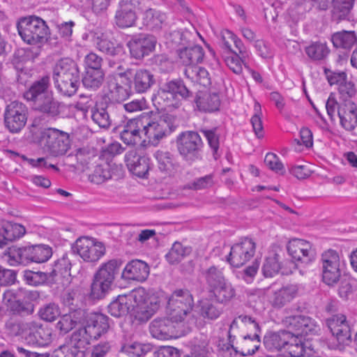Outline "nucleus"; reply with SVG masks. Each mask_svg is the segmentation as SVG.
<instances>
[{"label": "nucleus", "instance_id": "f257e3e1", "mask_svg": "<svg viewBox=\"0 0 357 357\" xmlns=\"http://www.w3.org/2000/svg\"><path fill=\"white\" fill-rule=\"evenodd\" d=\"M160 305L159 296L144 288H137L128 295H120L108 305L109 313L122 317L128 313L141 323L146 322L157 312Z\"/></svg>", "mask_w": 357, "mask_h": 357}, {"label": "nucleus", "instance_id": "f03ea898", "mask_svg": "<svg viewBox=\"0 0 357 357\" xmlns=\"http://www.w3.org/2000/svg\"><path fill=\"white\" fill-rule=\"evenodd\" d=\"M55 87L63 96H72L79 86L80 75L77 63L69 58L61 59L53 68Z\"/></svg>", "mask_w": 357, "mask_h": 357}, {"label": "nucleus", "instance_id": "7ed1b4c3", "mask_svg": "<svg viewBox=\"0 0 357 357\" xmlns=\"http://www.w3.org/2000/svg\"><path fill=\"white\" fill-rule=\"evenodd\" d=\"M52 248L43 244L17 248H9L4 253L7 261L10 265L28 264L29 262L43 263L52 256Z\"/></svg>", "mask_w": 357, "mask_h": 357}, {"label": "nucleus", "instance_id": "20e7f679", "mask_svg": "<svg viewBox=\"0 0 357 357\" xmlns=\"http://www.w3.org/2000/svg\"><path fill=\"white\" fill-rule=\"evenodd\" d=\"M120 266L121 262L116 259L109 260L101 265L94 274L91 284L89 297L91 299L99 300L105 297L111 289Z\"/></svg>", "mask_w": 357, "mask_h": 357}, {"label": "nucleus", "instance_id": "39448f33", "mask_svg": "<svg viewBox=\"0 0 357 357\" xmlns=\"http://www.w3.org/2000/svg\"><path fill=\"white\" fill-rule=\"evenodd\" d=\"M194 304L193 296L188 289H176L167 298V314L175 323L181 322L192 312Z\"/></svg>", "mask_w": 357, "mask_h": 357}, {"label": "nucleus", "instance_id": "423d86ee", "mask_svg": "<svg viewBox=\"0 0 357 357\" xmlns=\"http://www.w3.org/2000/svg\"><path fill=\"white\" fill-rule=\"evenodd\" d=\"M18 33L28 44L42 43L47 40L49 29L40 17L30 16L22 19L17 24Z\"/></svg>", "mask_w": 357, "mask_h": 357}, {"label": "nucleus", "instance_id": "0eeeda50", "mask_svg": "<svg viewBox=\"0 0 357 357\" xmlns=\"http://www.w3.org/2000/svg\"><path fill=\"white\" fill-rule=\"evenodd\" d=\"M41 141L44 150L54 157L65 155L70 147L68 133L56 128H49L43 130Z\"/></svg>", "mask_w": 357, "mask_h": 357}, {"label": "nucleus", "instance_id": "6e6552de", "mask_svg": "<svg viewBox=\"0 0 357 357\" xmlns=\"http://www.w3.org/2000/svg\"><path fill=\"white\" fill-rule=\"evenodd\" d=\"M174 117L171 115H164L156 121L149 120L144 121L142 132L145 138L143 142H147L153 146H157L159 142L174 130Z\"/></svg>", "mask_w": 357, "mask_h": 357}, {"label": "nucleus", "instance_id": "1a4fd4ad", "mask_svg": "<svg viewBox=\"0 0 357 357\" xmlns=\"http://www.w3.org/2000/svg\"><path fill=\"white\" fill-rule=\"evenodd\" d=\"M189 33L175 31L172 33L174 40L176 43L182 46L178 50L179 58L182 63L186 66H197L202 61L204 58V50L199 45L186 47L189 44Z\"/></svg>", "mask_w": 357, "mask_h": 357}, {"label": "nucleus", "instance_id": "9d476101", "mask_svg": "<svg viewBox=\"0 0 357 357\" xmlns=\"http://www.w3.org/2000/svg\"><path fill=\"white\" fill-rule=\"evenodd\" d=\"M202 145L199 135L193 131L183 132L177 139L179 153L183 159L189 162H193L199 158Z\"/></svg>", "mask_w": 357, "mask_h": 357}, {"label": "nucleus", "instance_id": "9b49d317", "mask_svg": "<svg viewBox=\"0 0 357 357\" xmlns=\"http://www.w3.org/2000/svg\"><path fill=\"white\" fill-rule=\"evenodd\" d=\"M28 117V108L22 102H11L4 112V124L13 133L20 132L26 125Z\"/></svg>", "mask_w": 357, "mask_h": 357}, {"label": "nucleus", "instance_id": "f8f14e48", "mask_svg": "<svg viewBox=\"0 0 357 357\" xmlns=\"http://www.w3.org/2000/svg\"><path fill=\"white\" fill-rule=\"evenodd\" d=\"M322 280L328 286L336 284L341 277L340 256L337 251L328 249L321 256Z\"/></svg>", "mask_w": 357, "mask_h": 357}, {"label": "nucleus", "instance_id": "ddd939ff", "mask_svg": "<svg viewBox=\"0 0 357 357\" xmlns=\"http://www.w3.org/2000/svg\"><path fill=\"white\" fill-rule=\"evenodd\" d=\"M255 250V243L251 238H245L231 248L227 260L232 266L240 267L250 260Z\"/></svg>", "mask_w": 357, "mask_h": 357}, {"label": "nucleus", "instance_id": "4468645a", "mask_svg": "<svg viewBox=\"0 0 357 357\" xmlns=\"http://www.w3.org/2000/svg\"><path fill=\"white\" fill-rule=\"evenodd\" d=\"M72 249L84 261L90 262L98 261L105 253V248L102 243H95L88 238H78Z\"/></svg>", "mask_w": 357, "mask_h": 357}, {"label": "nucleus", "instance_id": "2eb2a0df", "mask_svg": "<svg viewBox=\"0 0 357 357\" xmlns=\"http://www.w3.org/2000/svg\"><path fill=\"white\" fill-rule=\"evenodd\" d=\"M284 324L291 335L303 337L308 334H314L319 329L316 321L310 317L293 315L283 320Z\"/></svg>", "mask_w": 357, "mask_h": 357}, {"label": "nucleus", "instance_id": "dca6fc26", "mask_svg": "<svg viewBox=\"0 0 357 357\" xmlns=\"http://www.w3.org/2000/svg\"><path fill=\"white\" fill-rule=\"evenodd\" d=\"M156 43L155 37L152 35L139 34L128 41V47L133 58L141 59L155 50Z\"/></svg>", "mask_w": 357, "mask_h": 357}, {"label": "nucleus", "instance_id": "f3484780", "mask_svg": "<svg viewBox=\"0 0 357 357\" xmlns=\"http://www.w3.org/2000/svg\"><path fill=\"white\" fill-rule=\"evenodd\" d=\"M326 324L340 346L347 345L351 342L350 328L344 315H333L326 319Z\"/></svg>", "mask_w": 357, "mask_h": 357}, {"label": "nucleus", "instance_id": "a211bd4d", "mask_svg": "<svg viewBox=\"0 0 357 357\" xmlns=\"http://www.w3.org/2000/svg\"><path fill=\"white\" fill-rule=\"evenodd\" d=\"M130 74L129 82L135 93H146L155 84V76L149 70L139 68L130 72Z\"/></svg>", "mask_w": 357, "mask_h": 357}, {"label": "nucleus", "instance_id": "6ab92c4d", "mask_svg": "<svg viewBox=\"0 0 357 357\" xmlns=\"http://www.w3.org/2000/svg\"><path fill=\"white\" fill-rule=\"evenodd\" d=\"M274 286L275 284H271L265 291L268 295L271 293L269 302L275 308L282 307L297 295L298 287L295 284H288L279 289H274Z\"/></svg>", "mask_w": 357, "mask_h": 357}, {"label": "nucleus", "instance_id": "aec40b11", "mask_svg": "<svg viewBox=\"0 0 357 357\" xmlns=\"http://www.w3.org/2000/svg\"><path fill=\"white\" fill-rule=\"evenodd\" d=\"M125 161L130 172L139 178H146L150 169V159L131 150L125 155Z\"/></svg>", "mask_w": 357, "mask_h": 357}, {"label": "nucleus", "instance_id": "412c9836", "mask_svg": "<svg viewBox=\"0 0 357 357\" xmlns=\"http://www.w3.org/2000/svg\"><path fill=\"white\" fill-rule=\"evenodd\" d=\"M85 320V327L90 335L93 337V340L100 338L109 328V319L102 313L91 312L88 315L86 314Z\"/></svg>", "mask_w": 357, "mask_h": 357}, {"label": "nucleus", "instance_id": "4be33fe9", "mask_svg": "<svg viewBox=\"0 0 357 357\" xmlns=\"http://www.w3.org/2000/svg\"><path fill=\"white\" fill-rule=\"evenodd\" d=\"M287 251L294 259L304 264L311 262L315 256L310 244L301 239L290 241L287 245Z\"/></svg>", "mask_w": 357, "mask_h": 357}, {"label": "nucleus", "instance_id": "5701e85b", "mask_svg": "<svg viewBox=\"0 0 357 357\" xmlns=\"http://www.w3.org/2000/svg\"><path fill=\"white\" fill-rule=\"evenodd\" d=\"M144 126L143 119H129L120 131L121 139L127 145H134L142 139V132Z\"/></svg>", "mask_w": 357, "mask_h": 357}, {"label": "nucleus", "instance_id": "b1692460", "mask_svg": "<svg viewBox=\"0 0 357 357\" xmlns=\"http://www.w3.org/2000/svg\"><path fill=\"white\" fill-rule=\"evenodd\" d=\"M150 273L148 264L139 259H133L129 261L122 272V278L127 280L138 282L145 281Z\"/></svg>", "mask_w": 357, "mask_h": 357}, {"label": "nucleus", "instance_id": "393cba45", "mask_svg": "<svg viewBox=\"0 0 357 357\" xmlns=\"http://www.w3.org/2000/svg\"><path fill=\"white\" fill-rule=\"evenodd\" d=\"M197 109L202 112H213L219 110L220 99L218 93L207 91H199L195 98L192 99Z\"/></svg>", "mask_w": 357, "mask_h": 357}, {"label": "nucleus", "instance_id": "a878e982", "mask_svg": "<svg viewBox=\"0 0 357 357\" xmlns=\"http://www.w3.org/2000/svg\"><path fill=\"white\" fill-rule=\"evenodd\" d=\"M86 312L78 307L70 310L67 314L61 317L56 324V328L63 334H66L73 329L78 324H82L85 321Z\"/></svg>", "mask_w": 357, "mask_h": 357}, {"label": "nucleus", "instance_id": "bb28decb", "mask_svg": "<svg viewBox=\"0 0 357 357\" xmlns=\"http://www.w3.org/2000/svg\"><path fill=\"white\" fill-rule=\"evenodd\" d=\"M32 107L51 118H55L61 113L60 102L54 98L53 93L32 102Z\"/></svg>", "mask_w": 357, "mask_h": 357}, {"label": "nucleus", "instance_id": "cd10ccee", "mask_svg": "<svg viewBox=\"0 0 357 357\" xmlns=\"http://www.w3.org/2000/svg\"><path fill=\"white\" fill-rule=\"evenodd\" d=\"M32 107L51 118H55L61 113L60 102L54 98L53 93L32 102Z\"/></svg>", "mask_w": 357, "mask_h": 357}, {"label": "nucleus", "instance_id": "c85d7f7f", "mask_svg": "<svg viewBox=\"0 0 357 357\" xmlns=\"http://www.w3.org/2000/svg\"><path fill=\"white\" fill-rule=\"evenodd\" d=\"M167 15L155 8H148L142 13L143 25L152 31H159L167 26Z\"/></svg>", "mask_w": 357, "mask_h": 357}, {"label": "nucleus", "instance_id": "c756f323", "mask_svg": "<svg viewBox=\"0 0 357 357\" xmlns=\"http://www.w3.org/2000/svg\"><path fill=\"white\" fill-rule=\"evenodd\" d=\"M170 317L155 319L150 324V333L151 335L159 340H168L174 335V326Z\"/></svg>", "mask_w": 357, "mask_h": 357}, {"label": "nucleus", "instance_id": "7c9ffc66", "mask_svg": "<svg viewBox=\"0 0 357 357\" xmlns=\"http://www.w3.org/2000/svg\"><path fill=\"white\" fill-rule=\"evenodd\" d=\"M50 86V77L44 75L34 81L29 89L24 92V98L31 103L46 95L52 93L49 91Z\"/></svg>", "mask_w": 357, "mask_h": 357}, {"label": "nucleus", "instance_id": "2f4dec72", "mask_svg": "<svg viewBox=\"0 0 357 357\" xmlns=\"http://www.w3.org/2000/svg\"><path fill=\"white\" fill-rule=\"evenodd\" d=\"M26 229L24 227L20 224L4 222L0 226V248L7 244L8 241H13L21 238L24 235Z\"/></svg>", "mask_w": 357, "mask_h": 357}, {"label": "nucleus", "instance_id": "473e14b6", "mask_svg": "<svg viewBox=\"0 0 357 357\" xmlns=\"http://www.w3.org/2000/svg\"><path fill=\"white\" fill-rule=\"evenodd\" d=\"M215 301L220 304H227L236 296V290L227 280L208 291Z\"/></svg>", "mask_w": 357, "mask_h": 357}, {"label": "nucleus", "instance_id": "72a5a7b5", "mask_svg": "<svg viewBox=\"0 0 357 357\" xmlns=\"http://www.w3.org/2000/svg\"><path fill=\"white\" fill-rule=\"evenodd\" d=\"M201 275L207 285L208 291L227 280L223 270L214 265L202 269Z\"/></svg>", "mask_w": 357, "mask_h": 357}, {"label": "nucleus", "instance_id": "f704fd0d", "mask_svg": "<svg viewBox=\"0 0 357 357\" xmlns=\"http://www.w3.org/2000/svg\"><path fill=\"white\" fill-rule=\"evenodd\" d=\"M342 126L349 131H354L357 125V106L354 102L349 100L345 103V110L342 114L337 112Z\"/></svg>", "mask_w": 357, "mask_h": 357}, {"label": "nucleus", "instance_id": "c9c22d12", "mask_svg": "<svg viewBox=\"0 0 357 357\" xmlns=\"http://www.w3.org/2000/svg\"><path fill=\"white\" fill-rule=\"evenodd\" d=\"M220 303L211 299H203L199 302V315L204 319L215 320L222 313L223 309Z\"/></svg>", "mask_w": 357, "mask_h": 357}, {"label": "nucleus", "instance_id": "e433bc0d", "mask_svg": "<svg viewBox=\"0 0 357 357\" xmlns=\"http://www.w3.org/2000/svg\"><path fill=\"white\" fill-rule=\"evenodd\" d=\"M290 333L282 331L278 333H268L264 337L265 347L270 351H279L284 348Z\"/></svg>", "mask_w": 357, "mask_h": 357}, {"label": "nucleus", "instance_id": "4c0bfd02", "mask_svg": "<svg viewBox=\"0 0 357 357\" xmlns=\"http://www.w3.org/2000/svg\"><path fill=\"white\" fill-rule=\"evenodd\" d=\"M184 75L193 82H196L205 87L211 84L209 73L204 68L197 66L185 67Z\"/></svg>", "mask_w": 357, "mask_h": 357}, {"label": "nucleus", "instance_id": "58836bf2", "mask_svg": "<svg viewBox=\"0 0 357 357\" xmlns=\"http://www.w3.org/2000/svg\"><path fill=\"white\" fill-rule=\"evenodd\" d=\"M137 20L136 11L121 8L118 6L114 16L116 25L121 29H126L135 25Z\"/></svg>", "mask_w": 357, "mask_h": 357}, {"label": "nucleus", "instance_id": "ea45409f", "mask_svg": "<svg viewBox=\"0 0 357 357\" xmlns=\"http://www.w3.org/2000/svg\"><path fill=\"white\" fill-rule=\"evenodd\" d=\"M154 157L157 160L158 169L162 173L170 174L178 167L173 155L169 152L158 151Z\"/></svg>", "mask_w": 357, "mask_h": 357}, {"label": "nucleus", "instance_id": "a19ab883", "mask_svg": "<svg viewBox=\"0 0 357 357\" xmlns=\"http://www.w3.org/2000/svg\"><path fill=\"white\" fill-rule=\"evenodd\" d=\"M50 340V333L42 327L30 332L25 337V341L28 344L38 347L45 346L49 344Z\"/></svg>", "mask_w": 357, "mask_h": 357}, {"label": "nucleus", "instance_id": "79ce46f5", "mask_svg": "<svg viewBox=\"0 0 357 357\" xmlns=\"http://www.w3.org/2000/svg\"><path fill=\"white\" fill-rule=\"evenodd\" d=\"M92 340H93V337L90 335L87 328L84 326L75 331L72 333L70 339V346L75 350L85 349L91 344Z\"/></svg>", "mask_w": 357, "mask_h": 357}, {"label": "nucleus", "instance_id": "37998d69", "mask_svg": "<svg viewBox=\"0 0 357 357\" xmlns=\"http://www.w3.org/2000/svg\"><path fill=\"white\" fill-rule=\"evenodd\" d=\"M132 93L134 92L130 87V82L124 85L117 82L109 84V96L113 101L122 102L129 98Z\"/></svg>", "mask_w": 357, "mask_h": 357}, {"label": "nucleus", "instance_id": "c03bdc74", "mask_svg": "<svg viewBox=\"0 0 357 357\" xmlns=\"http://www.w3.org/2000/svg\"><path fill=\"white\" fill-rule=\"evenodd\" d=\"M284 348L291 357H303V353L306 351L303 337L291 335V333Z\"/></svg>", "mask_w": 357, "mask_h": 357}, {"label": "nucleus", "instance_id": "a18cd8bd", "mask_svg": "<svg viewBox=\"0 0 357 357\" xmlns=\"http://www.w3.org/2000/svg\"><path fill=\"white\" fill-rule=\"evenodd\" d=\"M176 97L168 90V86L165 83H163L159 88L158 93L153 97L154 104L158 105L161 109H165L167 107L174 105V101Z\"/></svg>", "mask_w": 357, "mask_h": 357}, {"label": "nucleus", "instance_id": "49530a36", "mask_svg": "<svg viewBox=\"0 0 357 357\" xmlns=\"http://www.w3.org/2000/svg\"><path fill=\"white\" fill-rule=\"evenodd\" d=\"M165 83L167 85L168 90H170L176 98L180 96L185 100H191L192 99V91L185 85L182 79H175L167 81Z\"/></svg>", "mask_w": 357, "mask_h": 357}, {"label": "nucleus", "instance_id": "de8ad7c7", "mask_svg": "<svg viewBox=\"0 0 357 357\" xmlns=\"http://www.w3.org/2000/svg\"><path fill=\"white\" fill-rule=\"evenodd\" d=\"M105 79V73L103 70H86L82 78V84L84 87L96 90L102 84Z\"/></svg>", "mask_w": 357, "mask_h": 357}, {"label": "nucleus", "instance_id": "09e8293b", "mask_svg": "<svg viewBox=\"0 0 357 357\" xmlns=\"http://www.w3.org/2000/svg\"><path fill=\"white\" fill-rule=\"evenodd\" d=\"M8 302L9 303V309L14 314L26 316L31 314L33 312V304L24 298H10Z\"/></svg>", "mask_w": 357, "mask_h": 357}, {"label": "nucleus", "instance_id": "8fccbe9b", "mask_svg": "<svg viewBox=\"0 0 357 357\" xmlns=\"http://www.w3.org/2000/svg\"><path fill=\"white\" fill-rule=\"evenodd\" d=\"M332 43L335 47L350 49L356 40L355 31H343L335 33L331 38Z\"/></svg>", "mask_w": 357, "mask_h": 357}, {"label": "nucleus", "instance_id": "3c124183", "mask_svg": "<svg viewBox=\"0 0 357 357\" xmlns=\"http://www.w3.org/2000/svg\"><path fill=\"white\" fill-rule=\"evenodd\" d=\"M305 52L309 58L314 61L324 60L330 53L326 43L315 42L306 47Z\"/></svg>", "mask_w": 357, "mask_h": 357}, {"label": "nucleus", "instance_id": "603ef678", "mask_svg": "<svg viewBox=\"0 0 357 357\" xmlns=\"http://www.w3.org/2000/svg\"><path fill=\"white\" fill-rule=\"evenodd\" d=\"M354 0H333V19L340 21L344 19L353 7Z\"/></svg>", "mask_w": 357, "mask_h": 357}, {"label": "nucleus", "instance_id": "864d4df0", "mask_svg": "<svg viewBox=\"0 0 357 357\" xmlns=\"http://www.w3.org/2000/svg\"><path fill=\"white\" fill-rule=\"evenodd\" d=\"M280 257L278 254H273L266 258L262 266V273L266 278H271L282 268Z\"/></svg>", "mask_w": 357, "mask_h": 357}, {"label": "nucleus", "instance_id": "5fc2aeb1", "mask_svg": "<svg viewBox=\"0 0 357 357\" xmlns=\"http://www.w3.org/2000/svg\"><path fill=\"white\" fill-rule=\"evenodd\" d=\"M91 118L93 122L100 128H107L112 123L108 108L96 105L91 109Z\"/></svg>", "mask_w": 357, "mask_h": 357}, {"label": "nucleus", "instance_id": "6e6d98bb", "mask_svg": "<svg viewBox=\"0 0 357 357\" xmlns=\"http://www.w3.org/2000/svg\"><path fill=\"white\" fill-rule=\"evenodd\" d=\"M153 346L151 344L133 342L122 347V351L132 357H142L152 351Z\"/></svg>", "mask_w": 357, "mask_h": 357}, {"label": "nucleus", "instance_id": "4d7b16f0", "mask_svg": "<svg viewBox=\"0 0 357 357\" xmlns=\"http://www.w3.org/2000/svg\"><path fill=\"white\" fill-rule=\"evenodd\" d=\"M190 248L184 247L181 243L175 242L166 255V258L170 264H175L180 261L184 257L190 255Z\"/></svg>", "mask_w": 357, "mask_h": 357}, {"label": "nucleus", "instance_id": "13d9d810", "mask_svg": "<svg viewBox=\"0 0 357 357\" xmlns=\"http://www.w3.org/2000/svg\"><path fill=\"white\" fill-rule=\"evenodd\" d=\"M49 276V273L35 272L29 270L25 271L24 273V278L26 283L33 286H38L45 283L54 284Z\"/></svg>", "mask_w": 357, "mask_h": 357}, {"label": "nucleus", "instance_id": "bf43d9fd", "mask_svg": "<svg viewBox=\"0 0 357 357\" xmlns=\"http://www.w3.org/2000/svg\"><path fill=\"white\" fill-rule=\"evenodd\" d=\"M112 176L109 165H97L93 172L89 175V178L91 183L101 184L112 178Z\"/></svg>", "mask_w": 357, "mask_h": 357}, {"label": "nucleus", "instance_id": "052dcab7", "mask_svg": "<svg viewBox=\"0 0 357 357\" xmlns=\"http://www.w3.org/2000/svg\"><path fill=\"white\" fill-rule=\"evenodd\" d=\"M70 266V262L67 258L62 257L58 259L55 262L52 271L49 273L51 281L55 283L59 276H65L69 273Z\"/></svg>", "mask_w": 357, "mask_h": 357}, {"label": "nucleus", "instance_id": "680f3d73", "mask_svg": "<svg viewBox=\"0 0 357 357\" xmlns=\"http://www.w3.org/2000/svg\"><path fill=\"white\" fill-rule=\"evenodd\" d=\"M243 350L242 351V354L243 356L254 354L260 346L259 334L255 332L252 335H245L243 337Z\"/></svg>", "mask_w": 357, "mask_h": 357}, {"label": "nucleus", "instance_id": "e2e57ef3", "mask_svg": "<svg viewBox=\"0 0 357 357\" xmlns=\"http://www.w3.org/2000/svg\"><path fill=\"white\" fill-rule=\"evenodd\" d=\"M255 114L252 116L250 122L252 126L253 131L258 138L264 137V129L261 121V109L259 102H255L254 105Z\"/></svg>", "mask_w": 357, "mask_h": 357}, {"label": "nucleus", "instance_id": "0e129e2a", "mask_svg": "<svg viewBox=\"0 0 357 357\" xmlns=\"http://www.w3.org/2000/svg\"><path fill=\"white\" fill-rule=\"evenodd\" d=\"M96 47L100 52L113 57L119 55L122 52L121 46H115L112 42L107 39H100L96 43Z\"/></svg>", "mask_w": 357, "mask_h": 357}, {"label": "nucleus", "instance_id": "69168bd1", "mask_svg": "<svg viewBox=\"0 0 357 357\" xmlns=\"http://www.w3.org/2000/svg\"><path fill=\"white\" fill-rule=\"evenodd\" d=\"M40 317L46 321H54L60 314V310L57 305L54 303H49L39 310Z\"/></svg>", "mask_w": 357, "mask_h": 357}, {"label": "nucleus", "instance_id": "338daca9", "mask_svg": "<svg viewBox=\"0 0 357 357\" xmlns=\"http://www.w3.org/2000/svg\"><path fill=\"white\" fill-rule=\"evenodd\" d=\"M223 38L230 39L231 42H232L234 44L235 47L238 49V54L241 55V61L243 62H245V59L248 56V53L246 51L245 47L242 41L239 38H238L234 33H233L231 31L229 30H226L225 31L223 32Z\"/></svg>", "mask_w": 357, "mask_h": 357}, {"label": "nucleus", "instance_id": "774afa93", "mask_svg": "<svg viewBox=\"0 0 357 357\" xmlns=\"http://www.w3.org/2000/svg\"><path fill=\"white\" fill-rule=\"evenodd\" d=\"M264 162L268 168L275 172L284 174V166L278 155L273 153H268L264 158Z\"/></svg>", "mask_w": 357, "mask_h": 357}]
</instances>
